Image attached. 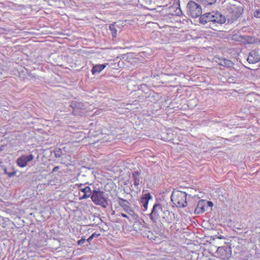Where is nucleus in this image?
Segmentation results:
<instances>
[{
  "label": "nucleus",
  "mask_w": 260,
  "mask_h": 260,
  "mask_svg": "<svg viewBox=\"0 0 260 260\" xmlns=\"http://www.w3.org/2000/svg\"><path fill=\"white\" fill-rule=\"evenodd\" d=\"M187 13L192 18L200 17V22L207 28L215 30L218 24H222L226 21L223 15L217 11L206 13L201 15L202 8L194 1H190L187 5Z\"/></svg>",
  "instance_id": "1"
},
{
  "label": "nucleus",
  "mask_w": 260,
  "mask_h": 260,
  "mask_svg": "<svg viewBox=\"0 0 260 260\" xmlns=\"http://www.w3.org/2000/svg\"><path fill=\"white\" fill-rule=\"evenodd\" d=\"M92 201L97 205L107 208L109 205L107 195L105 192L99 188H94L90 197Z\"/></svg>",
  "instance_id": "2"
},
{
  "label": "nucleus",
  "mask_w": 260,
  "mask_h": 260,
  "mask_svg": "<svg viewBox=\"0 0 260 260\" xmlns=\"http://www.w3.org/2000/svg\"><path fill=\"white\" fill-rule=\"evenodd\" d=\"M187 193L179 190H174L171 194V201L178 208H184L187 205Z\"/></svg>",
  "instance_id": "3"
},
{
  "label": "nucleus",
  "mask_w": 260,
  "mask_h": 260,
  "mask_svg": "<svg viewBox=\"0 0 260 260\" xmlns=\"http://www.w3.org/2000/svg\"><path fill=\"white\" fill-rule=\"evenodd\" d=\"M162 208L160 204H155L153 205L151 212L150 214V219L154 222L159 219L160 215L163 212Z\"/></svg>",
  "instance_id": "4"
},
{
  "label": "nucleus",
  "mask_w": 260,
  "mask_h": 260,
  "mask_svg": "<svg viewBox=\"0 0 260 260\" xmlns=\"http://www.w3.org/2000/svg\"><path fill=\"white\" fill-rule=\"evenodd\" d=\"M141 173L138 171H136L132 173V179L134 181V185L136 188V190L134 188H130L131 191H135L138 192L140 191L141 189L139 187L140 183Z\"/></svg>",
  "instance_id": "5"
},
{
  "label": "nucleus",
  "mask_w": 260,
  "mask_h": 260,
  "mask_svg": "<svg viewBox=\"0 0 260 260\" xmlns=\"http://www.w3.org/2000/svg\"><path fill=\"white\" fill-rule=\"evenodd\" d=\"M235 40L241 41L244 44H252L256 43V39L254 37L249 36H239Z\"/></svg>",
  "instance_id": "6"
},
{
  "label": "nucleus",
  "mask_w": 260,
  "mask_h": 260,
  "mask_svg": "<svg viewBox=\"0 0 260 260\" xmlns=\"http://www.w3.org/2000/svg\"><path fill=\"white\" fill-rule=\"evenodd\" d=\"M117 201L118 204L122 207L125 211L127 213H133L134 210L131 207L130 204L127 200L119 197Z\"/></svg>",
  "instance_id": "7"
},
{
  "label": "nucleus",
  "mask_w": 260,
  "mask_h": 260,
  "mask_svg": "<svg viewBox=\"0 0 260 260\" xmlns=\"http://www.w3.org/2000/svg\"><path fill=\"white\" fill-rule=\"evenodd\" d=\"M77 185L78 186L79 190L84 193L83 196L80 198V199H86L90 198L92 192V190L91 189L90 187L89 186L83 187L84 185L83 184H77Z\"/></svg>",
  "instance_id": "8"
},
{
  "label": "nucleus",
  "mask_w": 260,
  "mask_h": 260,
  "mask_svg": "<svg viewBox=\"0 0 260 260\" xmlns=\"http://www.w3.org/2000/svg\"><path fill=\"white\" fill-rule=\"evenodd\" d=\"M247 61L250 63H254L260 61V55L256 50H252L250 53L247 58Z\"/></svg>",
  "instance_id": "9"
},
{
  "label": "nucleus",
  "mask_w": 260,
  "mask_h": 260,
  "mask_svg": "<svg viewBox=\"0 0 260 260\" xmlns=\"http://www.w3.org/2000/svg\"><path fill=\"white\" fill-rule=\"evenodd\" d=\"M162 218L168 224L172 223L175 219V214L172 212L164 210L162 212Z\"/></svg>",
  "instance_id": "10"
},
{
  "label": "nucleus",
  "mask_w": 260,
  "mask_h": 260,
  "mask_svg": "<svg viewBox=\"0 0 260 260\" xmlns=\"http://www.w3.org/2000/svg\"><path fill=\"white\" fill-rule=\"evenodd\" d=\"M152 199V196L150 193H145L140 198V202L144 208V210H146L148 208L149 201Z\"/></svg>",
  "instance_id": "11"
},
{
  "label": "nucleus",
  "mask_w": 260,
  "mask_h": 260,
  "mask_svg": "<svg viewBox=\"0 0 260 260\" xmlns=\"http://www.w3.org/2000/svg\"><path fill=\"white\" fill-rule=\"evenodd\" d=\"M206 201L204 200H200L197 205V207L195 209V213L200 214H202L205 211L206 207Z\"/></svg>",
  "instance_id": "12"
},
{
  "label": "nucleus",
  "mask_w": 260,
  "mask_h": 260,
  "mask_svg": "<svg viewBox=\"0 0 260 260\" xmlns=\"http://www.w3.org/2000/svg\"><path fill=\"white\" fill-rule=\"evenodd\" d=\"M106 67V64H96L93 67L91 72L93 75H95L97 73H100Z\"/></svg>",
  "instance_id": "13"
},
{
  "label": "nucleus",
  "mask_w": 260,
  "mask_h": 260,
  "mask_svg": "<svg viewBox=\"0 0 260 260\" xmlns=\"http://www.w3.org/2000/svg\"><path fill=\"white\" fill-rule=\"evenodd\" d=\"M128 215L124 213H121V215L124 218H126L128 219V220L131 222H133V221L135 219H137L138 218V215L137 214H135L134 211H133V213H127Z\"/></svg>",
  "instance_id": "14"
},
{
  "label": "nucleus",
  "mask_w": 260,
  "mask_h": 260,
  "mask_svg": "<svg viewBox=\"0 0 260 260\" xmlns=\"http://www.w3.org/2000/svg\"><path fill=\"white\" fill-rule=\"evenodd\" d=\"M174 3L172 8H176V10L175 11V14L177 15H180L182 14V11L180 8V1L179 0H173Z\"/></svg>",
  "instance_id": "15"
},
{
  "label": "nucleus",
  "mask_w": 260,
  "mask_h": 260,
  "mask_svg": "<svg viewBox=\"0 0 260 260\" xmlns=\"http://www.w3.org/2000/svg\"><path fill=\"white\" fill-rule=\"evenodd\" d=\"M116 27H117V26L116 25V23H114L113 24H110L109 26V29L111 31L112 37L113 38H115L117 37V29Z\"/></svg>",
  "instance_id": "16"
},
{
  "label": "nucleus",
  "mask_w": 260,
  "mask_h": 260,
  "mask_svg": "<svg viewBox=\"0 0 260 260\" xmlns=\"http://www.w3.org/2000/svg\"><path fill=\"white\" fill-rule=\"evenodd\" d=\"M219 64L223 67L231 68L233 66L234 63L230 60L223 59L221 60L220 62H219Z\"/></svg>",
  "instance_id": "17"
},
{
  "label": "nucleus",
  "mask_w": 260,
  "mask_h": 260,
  "mask_svg": "<svg viewBox=\"0 0 260 260\" xmlns=\"http://www.w3.org/2000/svg\"><path fill=\"white\" fill-rule=\"evenodd\" d=\"M231 15V21L232 22H233L240 17L241 15V12L240 10L236 9L232 11Z\"/></svg>",
  "instance_id": "18"
},
{
  "label": "nucleus",
  "mask_w": 260,
  "mask_h": 260,
  "mask_svg": "<svg viewBox=\"0 0 260 260\" xmlns=\"http://www.w3.org/2000/svg\"><path fill=\"white\" fill-rule=\"evenodd\" d=\"M17 164L21 168H24L27 166L26 163L24 161V158H23V156H21L17 159Z\"/></svg>",
  "instance_id": "19"
},
{
  "label": "nucleus",
  "mask_w": 260,
  "mask_h": 260,
  "mask_svg": "<svg viewBox=\"0 0 260 260\" xmlns=\"http://www.w3.org/2000/svg\"><path fill=\"white\" fill-rule=\"evenodd\" d=\"M197 1L201 3L205 6L212 5L215 4L216 0H197Z\"/></svg>",
  "instance_id": "20"
},
{
  "label": "nucleus",
  "mask_w": 260,
  "mask_h": 260,
  "mask_svg": "<svg viewBox=\"0 0 260 260\" xmlns=\"http://www.w3.org/2000/svg\"><path fill=\"white\" fill-rule=\"evenodd\" d=\"M22 156H23V158H24V161L25 162V163H26L27 165V162L31 161L34 158V155L31 154H30L28 155H23Z\"/></svg>",
  "instance_id": "21"
},
{
  "label": "nucleus",
  "mask_w": 260,
  "mask_h": 260,
  "mask_svg": "<svg viewBox=\"0 0 260 260\" xmlns=\"http://www.w3.org/2000/svg\"><path fill=\"white\" fill-rule=\"evenodd\" d=\"M60 246V241L56 240H54L53 241V245L52 246V248L57 250L59 248Z\"/></svg>",
  "instance_id": "22"
},
{
  "label": "nucleus",
  "mask_w": 260,
  "mask_h": 260,
  "mask_svg": "<svg viewBox=\"0 0 260 260\" xmlns=\"http://www.w3.org/2000/svg\"><path fill=\"white\" fill-rule=\"evenodd\" d=\"M4 172H5V174H7L8 176V177H12L14 176L16 174V171L8 172L6 169H5Z\"/></svg>",
  "instance_id": "23"
},
{
  "label": "nucleus",
  "mask_w": 260,
  "mask_h": 260,
  "mask_svg": "<svg viewBox=\"0 0 260 260\" xmlns=\"http://www.w3.org/2000/svg\"><path fill=\"white\" fill-rule=\"evenodd\" d=\"M253 16L256 18H260V10L256 9L253 13Z\"/></svg>",
  "instance_id": "24"
},
{
  "label": "nucleus",
  "mask_w": 260,
  "mask_h": 260,
  "mask_svg": "<svg viewBox=\"0 0 260 260\" xmlns=\"http://www.w3.org/2000/svg\"><path fill=\"white\" fill-rule=\"evenodd\" d=\"M85 239L82 238L81 239L78 241V244L79 245H82L85 242Z\"/></svg>",
  "instance_id": "25"
},
{
  "label": "nucleus",
  "mask_w": 260,
  "mask_h": 260,
  "mask_svg": "<svg viewBox=\"0 0 260 260\" xmlns=\"http://www.w3.org/2000/svg\"><path fill=\"white\" fill-rule=\"evenodd\" d=\"M206 203L207 204L208 206L212 207L213 206V204L211 201H207L206 202Z\"/></svg>",
  "instance_id": "26"
},
{
  "label": "nucleus",
  "mask_w": 260,
  "mask_h": 260,
  "mask_svg": "<svg viewBox=\"0 0 260 260\" xmlns=\"http://www.w3.org/2000/svg\"><path fill=\"white\" fill-rule=\"evenodd\" d=\"M94 236V234H93L92 235H91L89 238L87 240V241H88V242H89L90 240H91L93 237Z\"/></svg>",
  "instance_id": "27"
},
{
  "label": "nucleus",
  "mask_w": 260,
  "mask_h": 260,
  "mask_svg": "<svg viewBox=\"0 0 260 260\" xmlns=\"http://www.w3.org/2000/svg\"><path fill=\"white\" fill-rule=\"evenodd\" d=\"M59 167L58 166L55 167L52 170V172L56 171L58 169H59Z\"/></svg>",
  "instance_id": "28"
},
{
  "label": "nucleus",
  "mask_w": 260,
  "mask_h": 260,
  "mask_svg": "<svg viewBox=\"0 0 260 260\" xmlns=\"http://www.w3.org/2000/svg\"><path fill=\"white\" fill-rule=\"evenodd\" d=\"M55 155L56 157H59L60 156L59 151H58L55 152Z\"/></svg>",
  "instance_id": "29"
},
{
  "label": "nucleus",
  "mask_w": 260,
  "mask_h": 260,
  "mask_svg": "<svg viewBox=\"0 0 260 260\" xmlns=\"http://www.w3.org/2000/svg\"><path fill=\"white\" fill-rule=\"evenodd\" d=\"M139 224H140V225H141V223L140 222H138H138H137V221H136V222H135V224H134V225H139Z\"/></svg>",
  "instance_id": "30"
},
{
  "label": "nucleus",
  "mask_w": 260,
  "mask_h": 260,
  "mask_svg": "<svg viewBox=\"0 0 260 260\" xmlns=\"http://www.w3.org/2000/svg\"><path fill=\"white\" fill-rule=\"evenodd\" d=\"M73 105H76V103H73L72 104V106H71L72 107V106H73Z\"/></svg>",
  "instance_id": "31"
}]
</instances>
